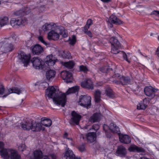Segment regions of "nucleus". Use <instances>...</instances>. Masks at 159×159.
Returning <instances> with one entry per match:
<instances>
[{"mask_svg": "<svg viewBox=\"0 0 159 159\" xmlns=\"http://www.w3.org/2000/svg\"><path fill=\"white\" fill-rule=\"evenodd\" d=\"M27 23V19L25 17L17 19L13 18L10 21L11 25L14 28H18L20 25H24Z\"/></svg>", "mask_w": 159, "mask_h": 159, "instance_id": "nucleus-5", "label": "nucleus"}, {"mask_svg": "<svg viewBox=\"0 0 159 159\" xmlns=\"http://www.w3.org/2000/svg\"><path fill=\"white\" fill-rule=\"evenodd\" d=\"M0 150V153L1 157L4 158L6 159H8L10 157V152H11V150L10 149H6L3 148V147Z\"/></svg>", "mask_w": 159, "mask_h": 159, "instance_id": "nucleus-21", "label": "nucleus"}, {"mask_svg": "<svg viewBox=\"0 0 159 159\" xmlns=\"http://www.w3.org/2000/svg\"><path fill=\"white\" fill-rule=\"evenodd\" d=\"M76 42V37L75 35L72 36V39L70 41V44L73 45Z\"/></svg>", "mask_w": 159, "mask_h": 159, "instance_id": "nucleus-45", "label": "nucleus"}, {"mask_svg": "<svg viewBox=\"0 0 159 159\" xmlns=\"http://www.w3.org/2000/svg\"><path fill=\"white\" fill-rule=\"evenodd\" d=\"M63 65L64 66L69 68L71 69L74 66V62L72 61H70L64 63Z\"/></svg>", "mask_w": 159, "mask_h": 159, "instance_id": "nucleus-38", "label": "nucleus"}, {"mask_svg": "<svg viewBox=\"0 0 159 159\" xmlns=\"http://www.w3.org/2000/svg\"><path fill=\"white\" fill-rule=\"evenodd\" d=\"M32 53L34 54L39 55L43 52V48L40 45L37 44L31 47Z\"/></svg>", "mask_w": 159, "mask_h": 159, "instance_id": "nucleus-14", "label": "nucleus"}, {"mask_svg": "<svg viewBox=\"0 0 159 159\" xmlns=\"http://www.w3.org/2000/svg\"><path fill=\"white\" fill-rule=\"evenodd\" d=\"M137 10L139 12L143 11L144 9V7L142 6H137Z\"/></svg>", "mask_w": 159, "mask_h": 159, "instance_id": "nucleus-48", "label": "nucleus"}, {"mask_svg": "<svg viewBox=\"0 0 159 159\" xmlns=\"http://www.w3.org/2000/svg\"><path fill=\"white\" fill-rule=\"evenodd\" d=\"M79 87L78 86H75L70 88H69L66 92V95H68L70 93H76L78 92L79 90Z\"/></svg>", "mask_w": 159, "mask_h": 159, "instance_id": "nucleus-35", "label": "nucleus"}, {"mask_svg": "<svg viewBox=\"0 0 159 159\" xmlns=\"http://www.w3.org/2000/svg\"><path fill=\"white\" fill-rule=\"evenodd\" d=\"M103 129L106 132L107 131L108 129L111 130L113 133H117L120 131L119 127L113 123H111L109 126L106 125H104Z\"/></svg>", "mask_w": 159, "mask_h": 159, "instance_id": "nucleus-11", "label": "nucleus"}, {"mask_svg": "<svg viewBox=\"0 0 159 159\" xmlns=\"http://www.w3.org/2000/svg\"><path fill=\"white\" fill-rule=\"evenodd\" d=\"M129 150L130 151L134 152H145V150L143 148L135 145L131 146L129 148Z\"/></svg>", "mask_w": 159, "mask_h": 159, "instance_id": "nucleus-28", "label": "nucleus"}, {"mask_svg": "<svg viewBox=\"0 0 159 159\" xmlns=\"http://www.w3.org/2000/svg\"><path fill=\"white\" fill-rule=\"evenodd\" d=\"M71 118L69 120L70 125H78L81 118V116L75 111H73L71 113Z\"/></svg>", "mask_w": 159, "mask_h": 159, "instance_id": "nucleus-6", "label": "nucleus"}, {"mask_svg": "<svg viewBox=\"0 0 159 159\" xmlns=\"http://www.w3.org/2000/svg\"><path fill=\"white\" fill-rule=\"evenodd\" d=\"M101 115L100 113H96L93 114L90 117L89 120V121L91 123L98 121L101 118Z\"/></svg>", "mask_w": 159, "mask_h": 159, "instance_id": "nucleus-22", "label": "nucleus"}, {"mask_svg": "<svg viewBox=\"0 0 159 159\" xmlns=\"http://www.w3.org/2000/svg\"><path fill=\"white\" fill-rule=\"evenodd\" d=\"M10 157L11 159H20V156L19 155L16 151L14 150H11L10 152Z\"/></svg>", "mask_w": 159, "mask_h": 159, "instance_id": "nucleus-29", "label": "nucleus"}, {"mask_svg": "<svg viewBox=\"0 0 159 159\" xmlns=\"http://www.w3.org/2000/svg\"><path fill=\"white\" fill-rule=\"evenodd\" d=\"M120 75L119 74H115L114 75H113V77L114 78H116L117 79L119 80V78H120L121 77Z\"/></svg>", "mask_w": 159, "mask_h": 159, "instance_id": "nucleus-58", "label": "nucleus"}, {"mask_svg": "<svg viewBox=\"0 0 159 159\" xmlns=\"http://www.w3.org/2000/svg\"><path fill=\"white\" fill-rule=\"evenodd\" d=\"M18 56L21 62L24 64V66H26L30 61V55H26L23 52L21 51L19 54Z\"/></svg>", "mask_w": 159, "mask_h": 159, "instance_id": "nucleus-8", "label": "nucleus"}, {"mask_svg": "<svg viewBox=\"0 0 159 159\" xmlns=\"http://www.w3.org/2000/svg\"><path fill=\"white\" fill-rule=\"evenodd\" d=\"M84 33L88 35V36L90 38L93 37L92 34L90 31L88 30L87 31H85V32Z\"/></svg>", "mask_w": 159, "mask_h": 159, "instance_id": "nucleus-51", "label": "nucleus"}, {"mask_svg": "<svg viewBox=\"0 0 159 159\" xmlns=\"http://www.w3.org/2000/svg\"><path fill=\"white\" fill-rule=\"evenodd\" d=\"M99 128V126L98 125H94L93 126V129L95 130H98Z\"/></svg>", "mask_w": 159, "mask_h": 159, "instance_id": "nucleus-55", "label": "nucleus"}, {"mask_svg": "<svg viewBox=\"0 0 159 159\" xmlns=\"http://www.w3.org/2000/svg\"><path fill=\"white\" fill-rule=\"evenodd\" d=\"M21 91L20 89L16 88L10 89L8 91V93H7L6 95H4L3 96V97H5L8 94L12 93H15L19 94L21 93Z\"/></svg>", "mask_w": 159, "mask_h": 159, "instance_id": "nucleus-32", "label": "nucleus"}, {"mask_svg": "<svg viewBox=\"0 0 159 159\" xmlns=\"http://www.w3.org/2000/svg\"><path fill=\"white\" fill-rule=\"evenodd\" d=\"M119 136L121 142L125 144H128L130 142V138L128 135L120 134Z\"/></svg>", "mask_w": 159, "mask_h": 159, "instance_id": "nucleus-20", "label": "nucleus"}, {"mask_svg": "<svg viewBox=\"0 0 159 159\" xmlns=\"http://www.w3.org/2000/svg\"><path fill=\"white\" fill-rule=\"evenodd\" d=\"M75 157L72 151L70 150L69 148H66V152L64 156V157L65 159H72Z\"/></svg>", "mask_w": 159, "mask_h": 159, "instance_id": "nucleus-24", "label": "nucleus"}, {"mask_svg": "<svg viewBox=\"0 0 159 159\" xmlns=\"http://www.w3.org/2000/svg\"><path fill=\"white\" fill-rule=\"evenodd\" d=\"M4 93H5V91L3 86L0 85V94H2Z\"/></svg>", "mask_w": 159, "mask_h": 159, "instance_id": "nucleus-50", "label": "nucleus"}, {"mask_svg": "<svg viewBox=\"0 0 159 159\" xmlns=\"http://www.w3.org/2000/svg\"><path fill=\"white\" fill-rule=\"evenodd\" d=\"M8 23V18L7 17L5 16L0 18V29Z\"/></svg>", "mask_w": 159, "mask_h": 159, "instance_id": "nucleus-33", "label": "nucleus"}, {"mask_svg": "<svg viewBox=\"0 0 159 159\" xmlns=\"http://www.w3.org/2000/svg\"><path fill=\"white\" fill-rule=\"evenodd\" d=\"M61 54L63 58L69 59L70 57V54L68 52L63 51Z\"/></svg>", "mask_w": 159, "mask_h": 159, "instance_id": "nucleus-39", "label": "nucleus"}, {"mask_svg": "<svg viewBox=\"0 0 159 159\" xmlns=\"http://www.w3.org/2000/svg\"><path fill=\"white\" fill-rule=\"evenodd\" d=\"M32 120H29L24 121L21 123L22 128L24 130H31L32 126Z\"/></svg>", "mask_w": 159, "mask_h": 159, "instance_id": "nucleus-17", "label": "nucleus"}, {"mask_svg": "<svg viewBox=\"0 0 159 159\" xmlns=\"http://www.w3.org/2000/svg\"><path fill=\"white\" fill-rule=\"evenodd\" d=\"M116 155L120 157H125L127 154V150L123 146H118L116 152Z\"/></svg>", "mask_w": 159, "mask_h": 159, "instance_id": "nucleus-16", "label": "nucleus"}, {"mask_svg": "<svg viewBox=\"0 0 159 159\" xmlns=\"http://www.w3.org/2000/svg\"><path fill=\"white\" fill-rule=\"evenodd\" d=\"M1 50L2 52H10L14 49V47L12 44L10 43L5 42L0 43Z\"/></svg>", "mask_w": 159, "mask_h": 159, "instance_id": "nucleus-7", "label": "nucleus"}, {"mask_svg": "<svg viewBox=\"0 0 159 159\" xmlns=\"http://www.w3.org/2000/svg\"><path fill=\"white\" fill-rule=\"evenodd\" d=\"M57 60V59L54 56L52 55H50L47 56L45 63L49 66H53Z\"/></svg>", "mask_w": 159, "mask_h": 159, "instance_id": "nucleus-18", "label": "nucleus"}, {"mask_svg": "<svg viewBox=\"0 0 159 159\" xmlns=\"http://www.w3.org/2000/svg\"><path fill=\"white\" fill-rule=\"evenodd\" d=\"M61 75L62 79L67 83H70L72 82L73 77L71 74L67 71H63L61 73Z\"/></svg>", "mask_w": 159, "mask_h": 159, "instance_id": "nucleus-12", "label": "nucleus"}, {"mask_svg": "<svg viewBox=\"0 0 159 159\" xmlns=\"http://www.w3.org/2000/svg\"><path fill=\"white\" fill-rule=\"evenodd\" d=\"M43 119V118H41L40 122L43 127L44 126L46 127H49L52 125V121L50 119Z\"/></svg>", "mask_w": 159, "mask_h": 159, "instance_id": "nucleus-30", "label": "nucleus"}, {"mask_svg": "<svg viewBox=\"0 0 159 159\" xmlns=\"http://www.w3.org/2000/svg\"><path fill=\"white\" fill-rule=\"evenodd\" d=\"M111 35H113V37H114V35H116L117 34V33L115 31V30H112V32L111 33Z\"/></svg>", "mask_w": 159, "mask_h": 159, "instance_id": "nucleus-57", "label": "nucleus"}, {"mask_svg": "<svg viewBox=\"0 0 159 159\" xmlns=\"http://www.w3.org/2000/svg\"><path fill=\"white\" fill-rule=\"evenodd\" d=\"M68 135V134L67 133H65L64 134V137L67 139H71H71L69 138H67V137Z\"/></svg>", "mask_w": 159, "mask_h": 159, "instance_id": "nucleus-61", "label": "nucleus"}, {"mask_svg": "<svg viewBox=\"0 0 159 159\" xmlns=\"http://www.w3.org/2000/svg\"><path fill=\"white\" fill-rule=\"evenodd\" d=\"M105 93L110 98H113L115 96L112 90L109 88H107L105 90Z\"/></svg>", "mask_w": 159, "mask_h": 159, "instance_id": "nucleus-34", "label": "nucleus"}, {"mask_svg": "<svg viewBox=\"0 0 159 159\" xmlns=\"http://www.w3.org/2000/svg\"><path fill=\"white\" fill-rule=\"evenodd\" d=\"M86 138L88 142L92 143L95 141L96 139V134L94 132L87 134L86 136Z\"/></svg>", "mask_w": 159, "mask_h": 159, "instance_id": "nucleus-26", "label": "nucleus"}, {"mask_svg": "<svg viewBox=\"0 0 159 159\" xmlns=\"http://www.w3.org/2000/svg\"><path fill=\"white\" fill-rule=\"evenodd\" d=\"M33 67L36 69H39L42 68L44 64L43 61L38 57L33 58L31 60Z\"/></svg>", "mask_w": 159, "mask_h": 159, "instance_id": "nucleus-9", "label": "nucleus"}, {"mask_svg": "<svg viewBox=\"0 0 159 159\" xmlns=\"http://www.w3.org/2000/svg\"><path fill=\"white\" fill-rule=\"evenodd\" d=\"M139 159H148V158L146 157H140Z\"/></svg>", "mask_w": 159, "mask_h": 159, "instance_id": "nucleus-64", "label": "nucleus"}, {"mask_svg": "<svg viewBox=\"0 0 159 159\" xmlns=\"http://www.w3.org/2000/svg\"><path fill=\"white\" fill-rule=\"evenodd\" d=\"M89 27L90 26L86 25H85L84 27V29L83 30V32L84 33L85 31H88V29L89 28Z\"/></svg>", "mask_w": 159, "mask_h": 159, "instance_id": "nucleus-56", "label": "nucleus"}, {"mask_svg": "<svg viewBox=\"0 0 159 159\" xmlns=\"http://www.w3.org/2000/svg\"><path fill=\"white\" fill-rule=\"evenodd\" d=\"M23 14V12L21 11H19L14 12V14L16 16H20Z\"/></svg>", "mask_w": 159, "mask_h": 159, "instance_id": "nucleus-47", "label": "nucleus"}, {"mask_svg": "<svg viewBox=\"0 0 159 159\" xmlns=\"http://www.w3.org/2000/svg\"><path fill=\"white\" fill-rule=\"evenodd\" d=\"M79 150L81 152L84 151L85 150V145L84 144L80 145L79 147Z\"/></svg>", "mask_w": 159, "mask_h": 159, "instance_id": "nucleus-46", "label": "nucleus"}, {"mask_svg": "<svg viewBox=\"0 0 159 159\" xmlns=\"http://www.w3.org/2000/svg\"><path fill=\"white\" fill-rule=\"evenodd\" d=\"M4 146V144L2 142H0V148H2Z\"/></svg>", "mask_w": 159, "mask_h": 159, "instance_id": "nucleus-63", "label": "nucleus"}, {"mask_svg": "<svg viewBox=\"0 0 159 159\" xmlns=\"http://www.w3.org/2000/svg\"><path fill=\"white\" fill-rule=\"evenodd\" d=\"M140 88V85L135 84L132 86L131 89L134 91H139Z\"/></svg>", "mask_w": 159, "mask_h": 159, "instance_id": "nucleus-40", "label": "nucleus"}, {"mask_svg": "<svg viewBox=\"0 0 159 159\" xmlns=\"http://www.w3.org/2000/svg\"><path fill=\"white\" fill-rule=\"evenodd\" d=\"M79 68L80 70L84 71V72H86L88 70V68L86 66L83 65L80 66H79Z\"/></svg>", "mask_w": 159, "mask_h": 159, "instance_id": "nucleus-43", "label": "nucleus"}, {"mask_svg": "<svg viewBox=\"0 0 159 159\" xmlns=\"http://www.w3.org/2000/svg\"><path fill=\"white\" fill-rule=\"evenodd\" d=\"M46 95L50 98L53 99L54 103L57 105H61L63 107L65 105L66 99V95L59 92L58 89L53 86L49 87L46 90Z\"/></svg>", "mask_w": 159, "mask_h": 159, "instance_id": "nucleus-1", "label": "nucleus"}, {"mask_svg": "<svg viewBox=\"0 0 159 159\" xmlns=\"http://www.w3.org/2000/svg\"><path fill=\"white\" fill-rule=\"evenodd\" d=\"M159 11H153L151 13V15H154L156 16H157L159 15Z\"/></svg>", "mask_w": 159, "mask_h": 159, "instance_id": "nucleus-52", "label": "nucleus"}, {"mask_svg": "<svg viewBox=\"0 0 159 159\" xmlns=\"http://www.w3.org/2000/svg\"><path fill=\"white\" fill-rule=\"evenodd\" d=\"M101 94V92L99 90H97L95 91L94 96L96 102H99L100 100Z\"/></svg>", "mask_w": 159, "mask_h": 159, "instance_id": "nucleus-37", "label": "nucleus"}, {"mask_svg": "<svg viewBox=\"0 0 159 159\" xmlns=\"http://www.w3.org/2000/svg\"><path fill=\"white\" fill-rule=\"evenodd\" d=\"M113 82L117 84H120V80H118V79H117V80H113Z\"/></svg>", "mask_w": 159, "mask_h": 159, "instance_id": "nucleus-59", "label": "nucleus"}, {"mask_svg": "<svg viewBox=\"0 0 159 159\" xmlns=\"http://www.w3.org/2000/svg\"><path fill=\"white\" fill-rule=\"evenodd\" d=\"M56 72L53 70H49L47 71L46 74V77L47 79L50 81L53 80L55 75Z\"/></svg>", "mask_w": 159, "mask_h": 159, "instance_id": "nucleus-25", "label": "nucleus"}, {"mask_svg": "<svg viewBox=\"0 0 159 159\" xmlns=\"http://www.w3.org/2000/svg\"><path fill=\"white\" fill-rule=\"evenodd\" d=\"M39 40L43 44L46 45H47V43L44 40L42 36H39L38 37Z\"/></svg>", "mask_w": 159, "mask_h": 159, "instance_id": "nucleus-49", "label": "nucleus"}, {"mask_svg": "<svg viewBox=\"0 0 159 159\" xmlns=\"http://www.w3.org/2000/svg\"><path fill=\"white\" fill-rule=\"evenodd\" d=\"M57 26L54 24L46 23L42 26V29L44 31H46L52 29H54L56 26Z\"/></svg>", "mask_w": 159, "mask_h": 159, "instance_id": "nucleus-27", "label": "nucleus"}, {"mask_svg": "<svg viewBox=\"0 0 159 159\" xmlns=\"http://www.w3.org/2000/svg\"><path fill=\"white\" fill-rule=\"evenodd\" d=\"M81 85L83 88L91 89L93 88V82L90 79H86L84 80L81 83Z\"/></svg>", "mask_w": 159, "mask_h": 159, "instance_id": "nucleus-15", "label": "nucleus"}, {"mask_svg": "<svg viewBox=\"0 0 159 159\" xmlns=\"http://www.w3.org/2000/svg\"><path fill=\"white\" fill-rule=\"evenodd\" d=\"M93 23V21L91 19H89L88 20L87 22L86 25L90 26Z\"/></svg>", "mask_w": 159, "mask_h": 159, "instance_id": "nucleus-54", "label": "nucleus"}, {"mask_svg": "<svg viewBox=\"0 0 159 159\" xmlns=\"http://www.w3.org/2000/svg\"><path fill=\"white\" fill-rule=\"evenodd\" d=\"M150 101V99L148 98L144 99L143 101L138 104L137 109L139 110H144L147 107Z\"/></svg>", "mask_w": 159, "mask_h": 159, "instance_id": "nucleus-19", "label": "nucleus"}, {"mask_svg": "<svg viewBox=\"0 0 159 159\" xmlns=\"http://www.w3.org/2000/svg\"><path fill=\"white\" fill-rule=\"evenodd\" d=\"M109 68L107 66H105L104 67L100 68L99 69V70L102 73H106L107 72Z\"/></svg>", "mask_w": 159, "mask_h": 159, "instance_id": "nucleus-42", "label": "nucleus"}, {"mask_svg": "<svg viewBox=\"0 0 159 159\" xmlns=\"http://www.w3.org/2000/svg\"><path fill=\"white\" fill-rule=\"evenodd\" d=\"M45 128L40 123L33 120L31 130L34 132H38L41 130H44Z\"/></svg>", "mask_w": 159, "mask_h": 159, "instance_id": "nucleus-10", "label": "nucleus"}, {"mask_svg": "<svg viewBox=\"0 0 159 159\" xmlns=\"http://www.w3.org/2000/svg\"><path fill=\"white\" fill-rule=\"evenodd\" d=\"M91 98L87 95H81L79 98V103L81 106L87 108L91 105Z\"/></svg>", "mask_w": 159, "mask_h": 159, "instance_id": "nucleus-3", "label": "nucleus"}, {"mask_svg": "<svg viewBox=\"0 0 159 159\" xmlns=\"http://www.w3.org/2000/svg\"><path fill=\"white\" fill-rule=\"evenodd\" d=\"M62 27L63 28L62 30L61 31L60 30L61 33H59V34L62 35L63 37L66 38L68 36L67 34L64 30V27L62 26Z\"/></svg>", "mask_w": 159, "mask_h": 159, "instance_id": "nucleus-41", "label": "nucleus"}, {"mask_svg": "<svg viewBox=\"0 0 159 159\" xmlns=\"http://www.w3.org/2000/svg\"><path fill=\"white\" fill-rule=\"evenodd\" d=\"M109 23H114L116 25H119L123 23V22L118 19L117 17L113 15H111L109 20Z\"/></svg>", "mask_w": 159, "mask_h": 159, "instance_id": "nucleus-23", "label": "nucleus"}, {"mask_svg": "<svg viewBox=\"0 0 159 159\" xmlns=\"http://www.w3.org/2000/svg\"><path fill=\"white\" fill-rule=\"evenodd\" d=\"M156 54H157L158 57H159V47L157 49V50L156 52Z\"/></svg>", "mask_w": 159, "mask_h": 159, "instance_id": "nucleus-62", "label": "nucleus"}, {"mask_svg": "<svg viewBox=\"0 0 159 159\" xmlns=\"http://www.w3.org/2000/svg\"><path fill=\"white\" fill-rule=\"evenodd\" d=\"M49 157L51 158L52 159H57V157L56 155L54 154H50L49 156Z\"/></svg>", "mask_w": 159, "mask_h": 159, "instance_id": "nucleus-53", "label": "nucleus"}, {"mask_svg": "<svg viewBox=\"0 0 159 159\" xmlns=\"http://www.w3.org/2000/svg\"><path fill=\"white\" fill-rule=\"evenodd\" d=\"M34 158L33 159H39L42 157V152L39 150H36L34 152Z\"/></svg>", "mask_w": 159, "mask_h": 159, "instance_id": "nucleus-36", "label": "nucleus"}, {"mask_svg": "<svg viewBox=\"0 0 159 159\" xmlns=\"http://www.w3.org/2000/svg\"><path fill=\"white\" fill-rule=\"evenodd\" d=\"M110 42L111 45V52L114 54L120 53L119 48L120 47V45L118 40L114 38L111 37L110 40Z\"/></svg>", "mask_w": 159, "mask_h": 159, "instance_id": "nucleus-4", "label": "nucleus"}, {"mask_svg": "<svg viewBox=\"0 0 159 159\" xmlns=\"http://www.w3.org/2000/svg\"><path fill=\"white\" fill-rule=\"evenodd\" d=\"M120 53L122 55L123 58L124 60H125L129 63L130 62V61L127 59V56L125 53L124 52H120Z\"/></svg>", "mask_w": 159, "mask_h": 159, "instance_id": "nucleus-44", "label": "nucleus"}, {"mask_svg": "<svg viewBox=\"0 0 159 159\" xmlns=\"http://www.w3.org/2000/svg\"><path fill=\"white\" fill-rule=\"evenodd\" d=\"M41 159H50L48 156H43L42 157Z\"/></svg>", "mask_w": 159, "mask_h": 159, "instance_id": "nucleus-60", "label": "nucleus"}, {"mask_svg": "<svg viewBox=\"0 0 159 159\" xmlns=\"http://www.w3.org/2000/svg\"><path fill=\"white\" fill-rule=\"evenodd\" d=\"M63 28L61 26H57L54 29L52 30L48 33V38L49 40H57L59 37V33H61L60 30H62Z\"/></svg>", "mask_w": 159, "mask_h": 159, "instance_id": "nucleus-2", "label": "nucleus"}, {"mask_svg": "<svg viewBox=\"0 0 159 159\" xmlns=\"http://www.w3.org/2000/svg\"><path fill=\"white\" fill-rule=\"evenodd\" d=\"M156 89L151 86L146 87L144 89V92L147 96L153 98L155 96V93L156 92Z\"/></svg>", "mask_w": 159, "mask_h": 159, "instance_id": "nucleus-13", "label": "nucleus"}, {"mask_svg": "<svg viewBox=\"0 0 159 159\" xmlns=\"http://www.w3.org/2000/svg\"><path fill=\"white\" fill-rule=\"evenodd\" d=\"M119 80H120V84L122 85H126L130 83V80L128 77L121 76L120 78H119Z\"/></svg>", "mask_w": 159, "mask_h": 159, "instance_id": "nucleus-31", "label": "nucleus"}]
</instances>
